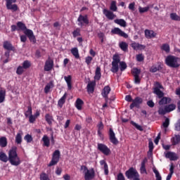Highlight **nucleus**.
Instances as JSON below:
<instances>
[{
  "label": "nucleus",
  "instance_id": "64",
  "mask_svg": "<svg viewBox=\"0 0 180 180\" xmlns=\"http://www.w3.org/2000/svg\"><path fill=\"white\" fill-rule=\"evenodd\" d=\"M29 122L30 123H34L36 122V117L32 115H30Z\"/></svg>",
  "mask_w": 180,
  "mask_h": 180
},
{
  "label": "nucleus",
  "instance_id": "14",
  "mask_svg": "<svg viewBox=\"0 0 180 180\" xmlns=\"http://www.w3.org/2000/svg\"><path fill=\"white\" fill-rule=\"evenodd\" d=\"M111 33L112 34H117L118 36H120L121 37H124V39H127L129 37V35L126 34V32H123L120 28L119 27H115L111 30Z\"/></svg>",
  "mask_w": 180,
  "mask_h": 180
},
{
  "label": "nucleus",
  "instance_id": "3",
  "mask_svg": "<svg viewBox=\"0 0 180 180\" xmlns=\"http://www.w3.org/2000/svg\"><path fill=\"white\" fill-rule=\"evenodd\" d=\"M165 64L170 68H178L180 66V58L169 55L165 58Z\"/></svg>",
  "mask_w": 180,
  "mask_h": 180
},
{
  "label": "nucleus",
  "instance_id": "51",
  "mask_svg": "<svg viewBox=\"0 0 180 180\" xmlns=\"http://www.w3.org/2000/svg\"><path fill=\"white\" fill-rule=\"evenodd\" d=\"M23 72H25V68L20 65L17 68V70H16V74L18 75H22V74H23Z\"/></svg>",
  "mask_w": 180,
  "mask_h": 180
},
{
  "label": "nucleus",
  "instance_id": "59",
  "mask_svg": "<svg viewBox=\"0 0 180 180\" xmlns=\"http://www.w3.org/2000/svg\"><path fill=\"white\" fill-rule=\"evenodd\" d=\"M136 60L139 63H141V61H144V56H143V54H138L136 55Z\"/></svg>",
  "mask_w": 180,
  "mask_h": 180
},
{
  "label": "nucleus",
  "instance_id": "6",
  "mask_svg": "<svg viewBox=\"0 0 180 180\" xmlns=\"http://www.w3.org/2000/svg\"><path fill=\"white\" fill-rule=\"evenodd\" d=\"M60 150H56L53 153L52 159L48 165V167H53V165H57V163L58 162V161H60Z\"/></svg>",
  "mask_w": 180,
  "mask_h": 180
},
{
  "label": "nucleus",
  "instance_id": "12",
  "mask_svg": "<svg viewBox=\"0 0 180 180\" xmlns=\"http://www.w3.org/2000/svg\"><path fill=\"white\" fill-rule=\"evenodd\" d=\"M54 67V60L51 58L49 57L48 60H46L44 70V71H51Z\"/></svg>",
  "mask_w": 180,
  "mask_h": 180
},
{
  "label": "nucleus",
  "instance_id": "61",
  "mask_svg": "<svg viewBox=\"0 0 180 180\" xmlns=\"http://www.w3.org/2000/svg\"><path fill=\"white\" fill-rule=\"evenodd\" d=\"M64 79H65L66 84H68V83L71 82V81L72 79V77H71V75L65 76Z\"/></svg>",
  "mask_w": 180,
  "mask_h": 180
},
{
  "label": "nucleus",
  "instance_id": "54",
  "mask_svg": "<svg viewBox=\"0 0 180 180\" xmlns=\"http://www.w3.org/2000/svg\"><path fill=\"white\" fill-rule=\"evenodd\" d=\"M32 115V107L28 106L27 110L25 112V117H29Z\"/></svg>",
  "mask_w": 180,
  "mask_h": 180
},
{
  "label": "nucleus",
  "instance_id": "44",
  "mask_svg": "<svg viewBox=\"0 0 180 180\" xmlns=\"http://www.w3.org/2000/svg\"><path fill=\"white\" fill-rule=\"evenodd\" d=\"M131 124H132V126H134V127L137 130H139V131H143L144 130V129H143V127H141V125H139L137 123L134 122V121H131Z\"/></svg>",
  "mask_w": 180,
  "mask_h": 180
},
{
  "label": "nucleus",
  "instance_id": "42",
  "mask_svg": "<svg viewBox=\"0 0 180 180\" xmlns=\"http://www.w3.org/2000/svg\"><path fill=\"white\" fill-rule=\"evenodd\" d=\"M30 67H32V63H30V60H25L22 63V68H24V70H27V68H30Z\"/></svg>",
  "mask_w": 180,
  "mask_h": 180
},
{
  "label": "nucleus",
  "instance_id": "11",
  "mask_svg": "<svg viewBox=\"0 0 180 180\" xmlns=\"http://www.w3.org/2000/svg\"><path fill=\"white\" fill-rule=\"evenodd\" d=\"M77 22H79L78 26H81V27H82V26H84V25H89V20L88 19V15H82L80 14L77 18Z\"/></svg>",
  "mask_w": 180,
  "mask_h": 180
},
{
  "label": "nucleus",
  "instance_id": "63",
  "mask_svg": "<svg viewBox=\"0 0 180 180\" xmlns=\"http://www.w3.org/2000/svg\"><path fill=\"white\" fill-rule=\"evenodd\" d=\"M146 104L148 105V106H149V108H154V106H155V103H154V101H153V100L148 101Z\"/></svg>",
  "mask_w": 180,
  "mask_h": 180
},
{
  "label": "nucleus",
  "instance_id": "31",
  "mask_svg": "<svg viewBox=\"0 0 180 180\" xmlns=\"http://www.w3.org/2000/svg\"><path fill=\"white\" fill-rule=\"evenodd\" d=\"M65 99H67V93H65L64 95L58 101V105L60 108H63V105L64 103H65Z\"/></svg>",
  "mask_w": 180,
  "mask_h": 180
},
{
  "label": "nucleus",
  "instance_id": "53",
  "mask_svg": "<svg viewBox=\"0 0 180 180\" xmlns=\"http://www.w3.org/2000/svg\"><path fill=\"white\" fill-rule=\"evenodd\" d=\"M126 68H127V65L122 61L120 63V71H124V70H126Z\"/></svg>",
  "mask_w": 180,
  "mask_h": 180
},
{
  "label": "nucleus",
  "instance_id": "28",
  "mask_svg": "<svg viewBox=\"0 0 180 180\" xmlns=\"http://www.w3.org/2000/svg\"><path fill=\"white\" fill-rule=\"evenodd\" d=\"M131 46L134 50H143L145 48L143 45H141L139 43L134 42L131 44Z\"/></svg>",
  "mask_w": 180,
  "mask_h": 180
},
{
  "label": "nucleus",
  "instance_id": "16",
  "mask_svg": "<svg viewBox=\"0 0 180 180\" xmlns=\"http://www.w3.org/2000/svg\"><path fill=\"white\" fill-rule=\"evenodd\" d=\"M95 178V170L94 168H91L90 170H87L84 173V179L85 180H91Z\"/></svg>",
  "mask_w": 180,
  "mask_h": 180
},
{
  "label": "nucleus",
  "instance_id": "29",
  "mask_svg": "<svg viewBox=\"0 0 180 180\" xmlns=\"http://www.w3.org/2000/svg\"><path fill=\"white\" fill-rule=\"evenodd\" d=\"M22 136H23V132L20 131L15 136V143L16 144H22Z\"/></svg>",
  "mask_w": 180,
  "mask_h": 180
},
{
  "label": "nucleus",
  "instance_id": "36",
  "mask_svg": "<svg viewBox=\"0 0 180 180\" xmlns=\"http://www.w3.org/2000/svg\"><path fill=\"white\" fill-rule=\"evenodd\" d=\"M42 141H44V146L45 147H50V139L47 135H44L42 138Z\"/></svg>",
  "mask_w": 180,
  "mask_h": 180
},
{
  "label": "nucleus",
  "instance_id": "55",
  "mask_svg": "<svg viewBox=\"0 0 180 180\" xmlns=\"http://www.w3.org/2000/svg\"><path fill=\"white\" fill-rule=\"evenodd\" d=\"M92 60L94 58L91 56H87L85 58V63L87 64V65H91V63H92Z\"/></svg>",
  "mask_w": 180,
  "mask_h": 180
},
{
  "label": "nucleus",
  "instance_id": "23",
  "mask_svg": "<svg viewBox=\"0 0 180 180\" xmlns=\"http://www.w3.org/2000/svg\"><path fill=\"white\" fill-rule=\"evenodd\" d=\"M100 165H104L103 166V169H104L105 175H109V167L108 166V163H106V161H105V160H101L100 161Z\"/></svg>",
  "mask_w": 180,
  "mask_h": 180
},
{
  "label": "nucleus",
  "instance_id": "43",
  "mask_svg": "<svg viewBox=\"0 0 180 180\" xmlns=\"http://www.w3.org/2000/svg\"><path fill=\"white\" fill-rule=\"evenodd\" d=\"M161 50H163V51H165V53H169L170 51L169 44H163L161 46Z\"/></svg>",
  "mask_w": 180,
  "mask_h": 180
},
{
  "label": "nucleus",
  "instance_id": "13",
  "mask_svg": "<svg viewBox=\"0 0 180 180\" xmlns=\"http://www.w3.org/2000/svg\"><path fill=\"white\" fill-rule=\"evenodd\" d=\"M141 103H143V99L141 97L137 96L132 101V103L129 105V108L133 109L134 108H140Z\"/></svg>",
  "mask_w": 180,
  "mask_h": 180
},
{
  "label": "nucleus",
  "instance_id": "25",
  "mask_svg": "<svg viewBox=\"0 0 180 180\" xmlns=\"http://www.w3.org/2000/svg\"><path fill=\"white\" fill-rule=\"evenodd\" d=\"M165 108L166 112H167V113H169L170 112H172V110H175V109H176V105L172 103L165 105Z\"/></svg>",
  "mask_w": 180,
  "mask_h": 180
},
{
  "label": "nucleus",
  "instance_id": "4",
  "mask_svg": "<svg viewBox=\"0 0 180 180\" xmlns=\"http://www.w3.org/2000/svg\"><path fill=\"white\" fill-rule=\"evenodd\" d=\"M119 63H120V56H119V55H114L110 70L114 74L119 72Z\"/></svg>",
  "mask_w": 180,
  "mask_h": 180
},
{
  "label": "nucleus",
  "instance_id": "24",
  "mask_svg": "<svg viewBox=\"0 0 180 180\" xmlns=\"http://www.w3.org/2000/svg\"><path fill=\"white\" fill-rule=\"evenodd\" d=\"M102 77V73L101 72V68L97 67L95 71L94 79L96 81H99Z\"/></svg>",
  "mask_w": 180,
  "mask_h": 180
},
{
  "label": "nucleus",
  "instance_id": "21",
  "mask_svg": "<svg viewBox=\"0 0 180 180\" xmlns=\"http://www.w3.org/2000/svg\"><path fill=\"white\" fill-rule=\"evenodd\" d=\"M157 36V33H155L153 30H145V37L146 39H153Z\"/></svg>",
  "mask_w": 180,
  "mask_h": 180
},
{
  "label": "nucleus",
  "instance_id": "58",
  "mask_svg": "<svg viewBox=\"0 0 180 180\" xmlns=\"http://www.w3.org/2000/svg\"><path fill=\"white\" fill-rule=\"evenodd\" d=\"M158 113L159 115H165V113H167V110H165V107L164 108H160L158 111Z\"/></svg>",
  "mask_w": 180,
  "mask_h": 180
},
{
  "label": "nucleus",
  "instance_id": "34",
  "mask_svg": "<svg viewBox=\"0 0 180 180\" xmlns=\"http://www.w3.org/2000/svg\"><path fill=\"white\" fill-rule=\"evenodd\" d=\"M172 143L173 146H176L180 143V135H175L174 137L172 139Z\"/></svg>",
  "mask_w": 180,
  "mask_h": 180
},
{
  "label": "nucleus",
  "instance_id": "8",
  "mask_svg": "<svg viewBox=\"0 0 180 180\" xmlns=\"http://www.w3.org/2000/svg\"><path fill=\"white\" fill-rule=\"evenodd\" d=\"M162 88V86L159 82H155V87L153 89V94L157 95L158 98H162V96H164V92L161 91Z\"/></svg>",
  "mask_w": 180,
  "mask_h": 180
},
{
  "label": "nucleus",
  "instance_id": "41",
  "mask_svg": "<svg viewBox=\"0 0 180 180\" xmlns=\"http://www.w3.org/2000/svg\"><path fill=\"white\" fill-rule=\"evenodd\" d=\"M170 19L172 20H176L177 22H180V16L176 14V13H172L170 14Z\"/></svg>",
  "mask_w": 180,
  "mask_h": 180
},
{
  "label": "nucleus",
  "instance_id": "26",
  "mask_svg": "<svg viewBox=\"0 0 180 180\" xmlns=\"http://www.w3.org/2000/svg\"><path fill=\"white\" fill-rule=\"evenodd\" d=\"M146 162H147V158H145V159L141 163V174H147V169H146Z\"/></svg>",
  "mask_w": 180,
  "mask_h": 180
},
{
  "label": "nucleus",
  "instance_id": "46",
  "mask_svg": "<svg viewBox=\"0 0 180 180\" xmlns=\"http://www.w3.org/2000/svg\"><path fill=\"white\" fill-rule=\"evenodd\" d=\"M24 140L27 142V143H32V141H33V136H32V135L27 134L24 137Z\"/></svg>",
  "mask_w": 180,
  "mask_h": 180
},
{
  "label": "nucleus",
  "instance_id": "20",
  "mask_svg": "<svg viewBox=\"0 0 180 180\" xmlns=\"http://www.w3.org/2000/svg\"><path fill=\"white\" fill-rule=\"evenodd\" d=\"M165 157L167 158H169L170 161H176V160H178V156L176 155V153L173 152H167L165 154Z\"/></svg>",
  "mask_w": 180,
  "mask_h": 180
},
{
  "label": "nucleus",
  "instance_id": "60",
  "mask_svg": "<svg viewBox=\"0 0 180 180\" xmlns=\"http://www.w3.org/2000/svg\"><path fill=\"white\" fill-rule=\"evenodd\" d=\"M97 127H98V131H102V130H103V122H102V121H101L98 124H97Z\"/></svg>",
  "mask_w": 180,
  "mask_h": 180
},
{
  "label": "nucleus",
  "instance_id": "35",
  "mask_svg": "<svg viewBox=\"0 0 180 180\" xmlns=\"http://www.w3.org/2000/svg\"><path fill=\"white\" fill-rule=\"evenodd\" d=\"M71 53L77 59L79 58V52L78 51V48H72L71 50Z\"/></svg>",
  "mask_w": 180,
  "mask_h": 180
},
{
  "label": "nucleus",
  "instance_id": "2",
  "mask_svg": "<svg viewBox=\"0 0 180 180\" xmlns=\"http://www.w3.org/2000/svg\"><path fill=\"white\" fill-rule=\"evenodd\" d=\"M17 27L18 31L22 30V32H24V34L28 37L30 41L32 43H36V37L34 36V34H33V31L32 30L27 29L25 23L18 21L17 22Z\"/></svg>",
  "mask_w": 180,
  "mask_h": 180
},
{
  "label": "nucleus",
  "instance_id": "1",
  "mask_svg": "<svg viewBox=\"0 0 180 180\" xmlns=\"http://www.w3.org/2000/svg\"><path fill=\"white\" fill-rule=\"evenodd\" d=\"M0 161H2V162L9 161L10 164L15 167L20 165L21 161L20 158L18 155V147L13 146L11 149H10L8 151V158L6 153L0 152Z\"/></svg>",
  "mask_w": 180,
  "mask_h": 180
},
{
  "label": "nucleus",
  "instance_id": "40",
  "mask_svg": "<svg viewBox=\"0 0 180 180\" xmlns=\"http://www.w3.org/2000/svg\"><path fill=\"white\" fill-rule=\"evenodd\" d=\"M5 96H6V91L0 90V103L5 102Z\"/></svg>",
  "mask_w": 180,
  "mask_h": 180
},
{
  "label": "nucleus",
  "instance_id": "56",
  "mask_svg": "<svg viewBox=\"0 0 180 180\" xmlns=\"http://www.w3.org/2000/svg\"><path fill=\"white\" fill-rule=\"evenodd\" d=\"M148 148H149L148 153H150V154H153V150H154V143H153V141H149Z\"/></svg>",
  "mask_w": 180,
  "mask_h": 180
},
{
  "label": "nucleus",
  "instance_id": "38",
  "mask_svg": "<svg viewBox=\"0 0 180 180\" xmlns=\"http://www.w3.org/2000/svg\"><path fill=\"white\" fill-rule=\"evenodd\" d=\"M110 11L111 12H117V6H116V1H112L110 6Z\"/></svg>",
  "mask_w": 180,
  "mask_h": 180
},
{
  "label": "nucleus",
  "instance_id": "5",
  "mask_svg": "<svg viewBox=\"0 0 180 180\" xmlns=\"http://www.w3.org/2000/svg\"><path fill=\"white\" fill-rule=\"evenodd\" d=\"M125 176L128 179H134L136 178H140L139 172L134 167H130L126 172Z\"/></svg>",
  "mask_w": 180,
  "mask_h": 180
},
{
  "label": "nucleus",
  "instance_id": "15",
  "mask_svg": "<svg viewBox=\"0 0 180 180\" xmlns=\"http://www.w3.org/2000/svg\"><path fill=\"white\" fill-rule=\"evenodd\" d=\"M103 15L108 19V20H113L115 18H116V15L113 13V11H111L110 10H108L106 8L103 9Z\"/></svg>",
  "mask_w": 180,
  "mask_h": 180
},
{
  "label": "nucleus",
  "instance_id": "49",
  "mask_svg": "<svg viewBox=\"0 0 180 180\" xmlns=\"http://www.w3.org/2000/svg\"><path fill=\"white\" fill-rule=\"evenodd\" d=\"M153 171L154 174H155L156 180H162V178L161 177L160 172H158V170H157L156 168H153Z\"/></svg>",
  "mask_w": 180,
  "mask_h": 180
},
{
  "label": "nucleus",
  "instance_id": "10",
  "mask_svg": "<svg viewBox=\"0 0 180 180\" xmlns=\"http://www.w3.org/2000/svg\"><path fill=\"white\" fill-rule=\"evenodd\" d=\"M108 136L110 141L112 143V144H114V146H117V144H119V140H117V138H116V134H115V131H113V129H109Z\"/></svg>",
  "mask_w": 180,
  "mask_h": 180
},
{
  "label": "nucleus",
  "instance_id": "39",
  "mask_svg": "<svg viewBox=\"0 0 180 180\" xmlns=\"http://www.w3.org/2000/svg\"><path fill=\"white\" fill-rule=\"evenodd\" d=\"M54 86V84H53V82H50L49 83H48L44 88V92L46 94H48L50 92V89H51V88H53Z\"/></svg>",
  "mask_w": 180,
  "mask_h": 180
},
{
  "label": "nucleus",
  "instance_id": "30",
  "mask_svg": "<svg viewBox=\"0 0 180 180\" xmlns=\"http://www.w3.org/2000/svg\"><path fill=\"white\" fill-rule=\"evenodd\" d=\"M119 46L122 51H128L129 50V44L125 41L120 42Z\"/></svg>",
  "mask_w": 180,
  "mask_h": 180
},
{
  "label": "nucleus",
  "instance_id": "45",
  "mask_svg": "<svg viewBox=\"0 0 180 180\" xmlns=\"http://www.w3.org/2000/svg\"><path fill=\"white\" fill-rule=\"evenodd\" d=\"M148 11H150V6H146L143 8L141 6H139V13H146V12H148Z\"/></svg>",
  "mask_w": 180,
  "mask_h": 180
},
{
  "label": "nucleus",
  "instance_id": "7",
  "mask_svg": "<svg viewBox=\"0 0 180 180\" xmlns=\"http://www.w3.org/2000/svg\"><path fill=\"white\" fill-rule=\"evenodd\" d=\"M6 1V6L8 11H12V12H16L19 7H18V4H16V0H5Z\"/></svg>",
  "mask_w": 180,
  "mask_h": 180
},
{
  "label": "nucleus",
  "instance_id": "52",
  "mask_svg": "<svg viewBox=\"0 0 180 180\" xmlns=\"http://www.w3.org/2000/svg\"><path fill=\"white\" fill-rule=\"evenodd\" d=\"M40 180H50V179L49 178V174L44 173V172H42L41 174H40Z\"/></svg>",
  "mask_w": 180,
  "mask_h": 180
},
{
  "label": "nucleus",
  "instance_id": "47",
  "mask_svg": "<svg viewBox=\"0 0 180 180\" xmlns=\"http://www.w3.org/2000/svg\"><path fill=\"white\" fill-rule=\"evenodd\" d=\"M72 36H73V37H78V36H81V29H79V28H76V29L72 32Z\"/></svg>",
  "mask_w": 180,
  "mask_h": 180
},
{
  "label": "nucleus",
  "instance_id": "9",
  "mask_svg": "<svg viewBox=\"0 0 180 180\" xmlns=\"http://www.w3.org/2000/svg\"><path fill=\"white\" fill-rule=\"evenodd\" d=\"M97 148L98 151H101L104 155H110V148L108 147V146L103 143H98Z\"/></svg>",
  "mask_w": 180,
  "mask_h": 180
},
{
  "label": "nucleus",
  "instance_id": "48",
  "mask_svg": "<svg viewBox=\"0 0 180 180\" xmlns=\"http://www.w3.org/2000/svg\"><path fill=\"white\" fill-rule=\"evenodd\" d=\"M141 72V70H139V68H134L132 70V75L134 77H139L140 76V73Z\"/></svg>",
  "mask_w": 180,
  "mask_h": 180
},
{
  "label": "nucleus",
  "instance_id": "22",
  "mask_svg": "<svg viewBox=\"0 0 180 180\" xmlns=\"http://www.w3.org/2000/svg\"><path fill=\"white\" fill-rule=\"evenodd\" d=\"M96 86V82H90L87 84V91L91 94H94V91H95V86Z\"/></svg>",
  "mask_w": 180,
  "mask_h": 180
},
{
  "label": "nucleus",
  "instance_id": "18",
  "mask_svg": "<svg viewBox=\"0 0 180 180\" xmlns=\"http://www.w3.org/2000/svg\"><path fill=\"white\" fill-rule=\"evenodd\" d=\"M3 47L8 51H15L16 50V48L9 41H5L3 44Z\"/></svg>",
  "mask_w": 180,
  "mask_h": 180
},
{
  "label": "nucleus",
  "instance_id": "33",
  "mask_svg": "<svg viewBox=\"0 0 180 180\" xmlns=\"http://www.w3.org/2000/svg\"><path fill=\"white\" fill-rule=\"evenodd\" d=\"M8 146V139L5 136L0 138V147H6Z\"/></svg>",
  "mask_w": 180,
  "mask_h": 180
},
{
  "label": "nucleus",
  "instance_id": "57",
  "mask_svg": "<svg viewBox=\"0 0 180 180\" xmlns=\"http://www.w3.org/2000/svg\"><path fill=\"white\" fill-rule=\"evenodd\" d=\"M162 126L165 129L168 128V127L169 126V118H166L165 120V122L162 123Z\"/></svg>",
  "mask_w": 180,
  "mask_h": 180
},
{
  "label": "nucleus",
  "instance_id": "32",
  "mask_svg": "<svg viewBox=\"0 0 180 180\" xmlns=\"http://www.w3.org/2000/svg\"><path fill=\"white\" fill-rule=\"evenodd\" d=\"M114 22L117 25H120V26H122V27H126L127 26V23L123 19H116L114 20Z\"/></svg>",
  "mask_w": 180,
  "mask_h": 180
},
{
  "label": "nucleus",
  "instance_id": "50",
  "mask_svg": "<svg viewBox=\"0 0 180 180\" xmlns=\"http://www.w3.org/2000/svg\"><path fill=\"white\" fill-rule=\"evenodd\" d=\"M160 70H161V65H159L158 67L155 65H153L150 69V72H157V71H160Z\"/></svg>",
  "mask_w": 180,
  "mask_h": 180
},
{
  "label": "nucleus",
  "instance_id": "62",
  "mask_svg": "<svg viewBox=\"0 0 180 180\" xmlns=\"http://www.w3.org/2000/svg\"><path fill=\"white\" fill-rule=\"evenodd\" d=\"M117 180H126L124 178V176L123 175V173L120 172L117 176Z\"/></svg>",
  "mask_w": 180,
  "mask_h": 180
},
{
  "label": "nucleus",
  "instance_id": "37",
  "mask_svg": "<svg viewBox=\"0 0 180 180\" xmlns=\"http://www.w3.org/2000/svg\"><path fill=\"white\" fill-rule=\"evenodd\" d=\"M45 120L49 124V126H51L53 124V117L50 114H46L45 115Z\"/></svg>",
  "mask_w": 180,
  "mask_h": 180
},
{
  "label": "nucleus",
  "instance_id": "19",
  "mask_svg": "<svg viewBox=\"0 0 180 180\" xmlns=\"http://www.w3.org/2000/svg\"><path fill=\"white\" fill-rule=\"evenodd\" d=\"M158 98L160 99L158 102V104L160 105V106H162L164 105H168V103H171V101H172L171 98L164 97V96Z\"/></svg>",
  "mask_w": 180,
  "mask_h": 180
},
{
  "label": "nucleus",
  "instance_id": "17",
  "mask_svg": "<svg viewBox=\"0 0 180 180\" xmlns=\"http://www.w3.org/2000/svg\"><path fill=\"white\" fill-rule=\"evenodd\" d=\"M110 91H112V89H110V86H105L103 89V90L101 91V95H102L103 98H104L105 99V101H108L109 99L108 95H109V94H110Z\"/></svg>",
  "mask_w": 180,
  "mask_h": 180
},
{
  "label": "nucleus",
  "instance_id": "27",
  "mask_svg": "<svg viewBox=\"0 0 180 180\" xmlns=\"http://www.w3.org/2000/svg\"><path fill=\"white\" fill-rule=\"evenodd\" d=\"M82 105H84V101L81 98H77L75 102V107L77 110H82Z\"/></svg>",
  "mask_w": 180,
  "mask_h": 180
}]
</instances>
